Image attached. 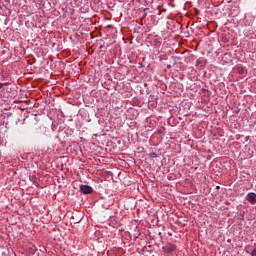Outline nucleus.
Segmentation results:
<instances>
[{"instance_id": "1", "label": "nucleus", "mask_w": 256, "mask_h": 256, "mask_svg": "<svg viewBox=\"0 0 256 256\" xmlns=\"http://www.w3.org/2000/svg\"><path fill=\"white\" fill-rule=\"evenodd\" d=\"M80 191H81V193H83V195H89V194L93 193V188H91V186H89V185H81Z\"/></svg>"}, {"instance_id": "2", "label": "nucleus", "mask_w": 256, "mask_h": 256, "mask_svg": "<svg viewBox=\"0 0 256 256\" xmlns=\"http://www.w3.org/2000/svg\"><path fill=\"white\" fill-rule=\"evenodd\" d=\"M246 201L251 203V205H255L256 203V194L254 192H250L246 195Z\"/></svg>"}, {"instance_id": "3", "label": "nucleus", "mask_w": 256, "mask_h": 256, "mask_svg": "<svg viewBox=\"0 0 256 256\" xmlns=\"http://www.w3.org/2000/svg\"><path fill=\"white\" fill-rule=\"evenodd\" d=\"M167 253H173V251H175V245H170L168 247H166Z\"/></svg>"}, {"instance_id": "4", "label": "nucleus", "mask_w": 256, "mask_h": 256, "mask_svg": "<svg viewBox=\"0 0 256 256\" xmlns=\"http://www.w3.org/2000/svg\"><path fill=\"white\" fill-rule=\"evenodd\" d=\"M251 255H252V256H256V248H254V249L252 250Z\"/></svg>"}, {"instance_id": "5", "label": "nucleus", "mask_w": 256, "mask_h": 256, "mask_svg": "<svg viewBox=\"0 0 256 256\" xmlns=\"http://www.w3.org/2000/svg\"><path fill=\"white\" fill-rule=\"evenodd\" d=\"M168 69H171V65H168Z\"/></svg>"}]
</instances>
